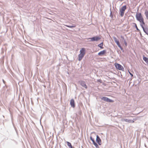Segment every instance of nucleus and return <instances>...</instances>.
I'll return each mask as SVG.
<instances>
[{"mask_svg": "<svg viewBox=\"0 0 148 148\" xmlns=\"http://www.w3.org/2000/svg\"><path fill=\"white\" fill-rule=\"evenodd\" d=\"M101 39V37L99 36H95L91 38H89L88 39L90 40H89V42H93L95 41H97Z\"/></svg>", "mask_w": 148, "mask_h": 148, "instance_id": "nucleus-1", "label": "nucleus"}, {"mask_svg": "<svg viewBox=\"0 0 148 148\" xmlns=\"http://www.w3.org/2000/svg\"><path fill=\"white\" fill-rule=\"evenodd\" d=\"M136 17L137 20L139 22L144 19L141 13H137Z\"/></svg>", "mask_w": 148, "mask_h": 148, "instance_id": "nucleus-2", "label": "nucleus"}, {"mask_svg": "<svg viewBox=\"0 0 148 148\" xmlns=\"http://www.w3.org/2000/svg\"><path fill=\"white\" fill-rule=\"evenodd\" d=\"M115 66L116 68L119 70L124 71V69L123 67L120 64L116 63L115 64Z\"/></svg>", "mask_w": 148, "mask_h": 148, "instance_id": "nucleus-3", "label": "nucleus"}, {"mask_svg": "<svg viewBox=\"0 0 148 148\" xmlns=\"http://www.w3.org/2000/svg\"><path fill=\"white\" fill-rule=\"evenodd\" d=\"M126 9V6L124 5L122 7L121 9L120 10V15L122 17L123 16L125 10Z\"/></svg>", "mask_w": 148, "mask_h": 148, "instance_id": "nucleus-4", "label": "nucleus"}, {"mask_svg": "<svg viewBox=\"0 0 148 148\" xmlns=\"http://www.w3.org/2000/svg\"><path fill=\"white\" fill-rule=\"evenodd\" d=\"M101 100H103L104 101L106 102L109 103H112L114 102V101L113 100L105 97H102L101 98Z\"/></svg>", "mask_w": 148, "mask_h": 148, "instance_id": "nucleus-5", "label": "nucleus"}, {"mask_svg": "<svg viewBox=\"0 0 148 148\" xmlns=\"http://www.w3.org/2000/svg\"><path fill=\"white\" fill-rule=\"evenodd\" d=\"M79 83L82 86L85 88L86 89H87L88 88L86 84V82L85 81L82 80L79 81Z\"/></svg>", "mask_w": 148, "mask_h": 148, "instance_id": "nucleus-6", "label": "nucleus"}, {"mask_svg": "<svg viewBox=\"0 0 148 148\" xmlns=\"http://www.w3.org/2000/svg\"><path fill=\"white\" fill-rule=\"evenodd\" d=\"M96 141L99 145L101 144V140L99 136L97 135L96 136Z\"/></svg>", "mask_w": 148, "mask_h": 148, "instance_id": "nucleus-7", "label": "nucleus"}, {"mask_svg": "<svg viewBox=\"0 0 148 148\" xmlns=\"http://www.w3.org/2000/svg\"><path fill=\"white\" fill-rule=\"evenodd\" d=\"M140 26L143 28L144 32L147 35H148V28L147 27H144L142 24H140Z\"/></svg>", "mask_w": 148, "mask_h": 148, "instance_id": "nucleus-8", "label": "nucleus"}, {"mask_svg": "<svg viewBox=\"0 0 148 148\" xmlns=\"http://www.w3.org/2000/svg\"><path fill=\"white\" fill-rule=\"evenodd\" d=\"M122 121H125L126 122H128V123H133L134 122V121L132 120L124 118L122 119Z\"/></svg>", "mask_w": 148, "mask_h": 148, "instance_id": "nucleus-9", "label": "nucleus"}, {"mask_svg": "<svg viewBox=\"0 0 148 148\" xmlns=\"http://www.w3.org/2000/svg\"><path fill=\"white\" fill-rule=\"evenodd\" d=\"M113 38L114 41L116 43V44L117 45L118 47H119L121 45L120 44L119 41L117 40L115 36L113 37Z\"/></svg>", "mask_w": 148, "mask_h": 148, "instance_id": "nucleus-10", "label": "nucleus"}, {"mask_svg": "<svg viewBox=\"0 0 148 148\" xmlns=\"http://www.w3.org/2000/svg\"><path fill=\"white\" fill-rule=\"evenodd\" d=\"M106 52V50H103V51H101L99 52L98 54V55L100 56H101L104 55Z\"/></svg>", "mask_w": 148, "mask_h": 148, "instance_id": "nucleus-11", "label": "nucleus"}, {"mask_svg": "<svg viewBox=\"0 0 148 148\" xmlns=\"http://www.w3.org/2000/svg\"><path fill=\"white\" fill-rule=\"evenodd\" d=\"M70 104L72 107L74 108L75 107V105L74 99H72L71 100Z\"/></svg>", "mask_w": 148, "mask_h": 148, "instance_id": "nucleus-12", "label": "nucleus"}, {"mask_svg": "<svg viewBox=\"0 0 148 148\" xmlns=\"http://www.w3.org/2000/svg\"><path fill=\"white\" fill-rule=\"evenodd\" d=\"M86 51L85 49L84 48H82L80 50V53L82 54H83L84 55H85V53Z\"/></svg>", "mask_w": 148, "mask_h": 148, "instance_id": "nucleus-13", "label": "nucleus"}, {"mask_svg": "<svg viewBox=\"0 0 148 148\" xmlns=\"http://www.w3.org/2000/svg\"><path fill=\"white\" fill-rule=\"evenodd\" d=\"M84 56V55L83 54L79 53L78 55V60L80 61L82 59Z\"/></svg>", "mask_w": 148, "mask_h": 148, "instance_id": "nucleus-14", "label": "nucleus"}, {"mask_svg": "<svg viewBox=\"0 0 148 148\" xmlns=\"http://www.w3.org/2000/svg\"><path fill=\"white\" fill-rule=\"evenodd\" d=\"M143 59L148 65V58L145 57L144 55H143Z\"/></svg>", "mask_w": 148, "mask_h": 148, "instance_id": "nucleus-15", "label": "nucleus"}, {"mask_svg": "<svg viewBox=\"0 0 148 148\" xmlns=\"http://www.w3.org/2000/svg\"><path fill=\"white\" fill-rule=\"evenodd\" d=\"M66 143L67 144V146L69 147V148H75L73 147L71 143L67 141Z\"/></svg>", "mask_w": 148, "mask_h": 148, "instance_id": "nucleus-16", "label": "nucleus"}, {"mask_svg": "<svg viewBox=\"0 0 148 148\" xmlns=\"http://www.w3.org/2000/svg\"><path fill=\"white\" fill-rule=\"evenodd\" d=\"M103 42H102L100 44H98L97 45V46L98 47H100L101 49H103Z\"/></svg>", "mask_w": 148, "mask_h": 148, "instance_id": "nucleus-17", "label": "nucleus"}, {"mask_svg": "<svg viewBox=\"0 0 148 148\" xmlns=\"http://www.w3.org/2000/svg\"><path fill=\"white\" fill-rule=\"evenodd\" d=\"M65 26L67 27L70 28L75 27L76 26L75 25H73V24L71 25H65Z\"/></svg>", "mask_w": 148, "mask_h": 148, "instance_id": "nucleus-18", "label": "nucleus"}, {"mask_svg": "<svg viewBox=\"0 0 148 148\" xmlns=\"http://www.w3.org/2000/svg\"><path fill=\"white\" fill-rule=\"evenodd\" d=\"M145 14L146 16V18L148 20V11L147 10H145Z\"/></svg>", "mask_w": 148, "mask_h": 148, "instance_id": "nucleus-19", "label": "nucleus"}, {"mask_svg": "<svg viewBox=\"0 0 148 148\" xmlns=\"http://www.w3.org/2000/svg\"><path fill=\"white\" fill-rule=\"evenodd\" d=\"M92 143L96 148H99V145H98V144L95 141L93 142Z\"/></svg>", "mask_w": 148, "mask_h": 148, "instance_id": "nucleus-20", "label": "nucleus"}, {"mask_svg": "<svg viewBox=\"0 0 148 148\" xmlns=\"http://www.w3.org/2000/svg\"><path fill=\"white\" fill-rule=\"evenodd\" d=\"M133 23V24L134 25V27L136 28V30L138 31V32L139 31H140V30L138 28V27H137V25L136 24V23Z\"/></svg>", "mask_w": 148, "mask_h": 148, "instance_id": "nucleus-21", "label": "nucleus"}, {"mask_svg": "<svg viewBox=\"0 0 148 148\" xmlns=\"http://www.w3.org/2000/svg\"><path fill=\"white\" fill-rule=\"evenodd\" d=\"M111 8L110 9V16L111 17V18H113V15L112 14V12L111 11Z\"/></svg>", "mask_w": 148, "mask_h": 148, "instance_id": "nucleus-22", "label": "nucleus"}, {"mask_svg": "<svg viewBox=\"0 0 148 148\" xmlns=\"http://www.w3.org/2000/svg\"><path fill=\"white\" fill-rule=\"evenodd\" d=\"M139 22L140 23V24H141L143 25H145V23L144 21V19L141 20V21H140Z\"/></svg>", "mask_w": 148, "mask_h": 148, "instance_id": "nucleus-23", "label": "nucleus"}, {"mask_svg": "<svg viewBox=\"0 0 148 148\" xmlns=\"http://www.w3.org/2000/svg\"><path fill=\"white\" fill-rule=\"evenodd\" d=\"M90 139L92 141V143L95 141L94 139L93 138H92L91 136H90Z\"/></svg>", "mask_w": 148, "mask_h": 148, "instance_id": "nucleus-24", "label": "nucleus"}, {"mask_svg": "<svg viewBox=\"0 0 148 148\" xmlns=\"http://www.w3.org/2000/svg\"><path fill=\"white\" fill-rule=\"evenodd\" d=\"M124 43L125 44V46H127V43L125 39H124L123 40Z\"/></svg>", "mask_w": 148, "mask_h": 148, "instance_id": "nucleus-25", "label": "nucleus"}, {"mask_svg": "<svg viewBox=\"0 0 148 148\" xmlns=\"http://www.w3.org/2000/svg\"><path fill=\"white\" fill-rule=\"evenodd\" d=\"M119 47L120 48V49H121V51H123V52L124 50H123V47L121 46V45Z\"/></svg>", "mask_w": 148, "mask_h": 148, "instance_id": "nucleus-26", "label": "nucleus"}, {"mask_svg": "<svg viewBox=\"0 0 148 148\" xmlns=\"http://www.w3.org/2000/svg\"><path fill=\"white\" fill-rule=\"evenodd\" d=\"M129 73L130 74V75H131L132 77L133 76V74L131 73V72H130L129 71H128Z\"/></svg>", "mask_w": 148, "mask_h": 148, "instance_id": "nucleus-27", "label": "nucleus"}, {"mask_svg": "<svg viewBox=\"0 0 148 148\" xmlns=\"http://www.w3.org/2000/svg\"><path fill=\"white\" fill-rule=\"evenodd\" d=\"M121 39H122V40H124V39H124V37H123V36H122V35H121Z\"/></svg>", "mask_w": 148, "mask_h": 148, "instance_id": "nucleus-28", "label": "nucleus"}, {"mask_svg": "<svg viewBox=\"0 0 148 148\" xmlns=\"http://www.w3.org/2000/svg\"><path fill=\"white\" fill-rule=\"evenodd\" d=\"M97 81L98 82H99L100 83H101L102 82V80L101 79H98L97 80Z\"/></svg>", "mask_w": 148, "mask_h": 148, "instance_id": "nucleus-29", "label": "nucleus"}, {"mask_svg": "<svg viewBox=\"0 0 148 148\" xmlns=\"http://www.w3.org/2000/svg\"><path fill=\"white\" fill-rule=\"evenodd\" d=\"M3 83H5V82L3 79Z\"/></svg>", "mask_w": 148, "mask_h": 148, "instance_id": "nucleus-30", "label": "nucleus"}]
</instances>
